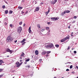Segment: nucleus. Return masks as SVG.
I'll list each match as a JSON object with an SVG mask.
<instances>
[{"mask_svg":"<svg viewBox=\"0 0 78 78\" xmlns=\"http://www.w3.org/2000/svg\"><path fill=\"white\" fill-rule=\"evenodd\" d=\"M25 54L23 52H22V54L21 55V56H24Z\"/></svg>","mask_w":78,"mask_h":78,"instance_id":"obj_16","label":"nucleus"},{"mask_svg":"<svg viewBox=\"0 0 78 78\" xmlns=\"http://www.w3.org/2000/svg\"><path fill=\"white\" fill-rule=\"evenodd\" d=\"M49 45L50 48H51L54 47V45L52 43H49Z\"/></svg>","mask_w":78,"mask_h":78,"instance_id":"obj_6","label":"nucleus"},{"mask_svg":"<svg viewBox=\"0 0 78 78\" xmlns=\"http://www.w3.org/2000/svg\"><path fill=\"white\" fill-rule=\"evenodd\" d=\"M22 13H23V14L24 13V12L23 11H22Z\"/></svg>","mask_w":78,"mask_h":78,"instance_id":"obj_55","label":"nucleus"},{"mask_svg":"<svg viewBox=\"0 0 78 78\" xmlns=\"http://www.w3.org/2000/svg\"><path fill=\"white\" fill-rule=\"evenodd\" d=\"M30 61V59L28 58V59H27L26 60V62H28V61Z\"/></svg>","mask_w":78,"mask_h":78,"instance_id":"obj_31","label":"nucleus"},{"mask_svg":"<svg viewBox=\"0 0 78 78\" xmlns=\"http://www.w3.org/2000/svg\"><path fill=\"white\" fill-rule=\"evenodd\" d=\"M2 63H0V65H2Z\"/></svg>","mask_w":78,"mask_h":78,"instance_id":"obj_60","label":"nucleus"},{"mask_svg":"<svg viewBox=\"0 0 78 78\" xmlns=\"http://www.w3.org/2000/svg\"><path fill=\"white\" fill-rule=\"evenodd\" d=\"M23 43H24V44H25L26 43V42H24Z\"/></svg>","mask_w":78,"mask_h":78,"instance_id":"obj_58","label":"nucleus"},{"mask_svg":"<svg viewBox=\"0 0 78 78\" xmlns=\"http://www.w3.org/2000/svg\"><path fill=\"white\" fill-rule=\"evenodd\" d=\"M71 36H73V35L72 34L71 35Z\"/></svg>","mask_w":78,"mask_h":78,"instance_id":"obj_53","label":"nucleus"},{"mask_svg":"<svg viewBox=\"0 0 78 78\" xmlns=\"http://www.w3.org/2000/svg\"><path fill=\"white\" fill-rule=\"evenodd\" d=\"M37 26L38 28H40V25L39 24H37Z\"/></svg>","mask_w":78,"mask_h":78,"instance_id":"obj_27","label":"nucleus"},{"mask_svg":"<svg viewBox=\"0 0 78 78\" xmlns=\"http://www.w3.org/2000/svg\"><path fill=\"white\" fill-rule=\"evenodd\" d=\"M22 63H23V62H21L20 63V66H21V64H22Z\"/></svg>","mask_w":78,"mask_h":78,"instance_id":"obj_42","label":"nucleus"},{"mask_svg":"<svg viewBox=\"0 0 78 78\" xmlns=\"http://www.w3.org/2000/svg\"><path fill=\"white\" fill-rule=\"evenodd\" d=\"M49 12H50V9H49L48 10V11L46 12V16H47V15H48V14Z\"/></svg>","mask_w":78,"mask_h":78,"instance_id":"obj_14","label":"nucleus"},{"mask_svg":"<svg viewBox=\"0 0 78 78\" xmlns=\"http://www.w3.org/2000/svg\"><path fill=\"white\" fill-rule=\"evenodd\" d=\"M51 53V51H48L46 52L47 54H49V53Z\"/></svg>","mask_w":78,"mask_h":78,"instance_id":"obj_25","label":"nucleus"},{"mask_svg":"<svg viewBox=\"0 0 78 78\" xmlns=\"http://www.w3.org/2000/svg\"><path fill=\"white\" fill-rule=\"evenodd\" d=\"M22 60H20V62H22Z\"/></svg>","mask_w":78,"mask_h":78,"instance_id":"obj_59","label":"nucleus"},{"mask_svg":"<svg viewBox=\"0 0 78 78\" xmlns=\"http://www.w3.org/2000/svg\"><path fill=\"white\" fill-rule=\"evenodd\" d=\"M75 23V21H73L72 23Z\"/></svg>","mask_w":78,"mask_h":78,"instance_id":"obj_39","label":"nucleus"},{"mask_svg":"<svg viewBox=\"0 0 78 78\" xmlns=\"http://www.w3.org/2000/svg\"><path fill=\"white\" fill-rule=\"evenodd\" d=\"M63 39L64 40V41H66V40H67L66 38H64Z\"/></svg>","mask_w":78,"mask_h":78,"instance_id":"obj_34","label":"nucleus"},{"mask_svg":"<svg viewBox=\"0 0 78 78\" xmlns=\"http://www.w3.org/2000/svg\"><path fill=\"white\" fill-rule=\"evenodd\" d=\"M20 59H22V57H20Z\"/></svg>","mask_w":78,"mask_h":78,"instance_id":"obj_44","label":"nucleus"},{"mask_svg":"<svg viewBox=\"0 0 78 78\" xmlns=\"http://www.w3.org/2000/svg\"><path fill=\"white\" fill-rule=\"evenodd\" d=\"M22 24V22H20L19 23V25H21Z\"/></svg>","mask_w":78,"mask_h":78,"instance_id":"obj_28","label":"nucleus"},{"mask_svg":"<svg viewBox=\"0 0 78 78\" xmlns=\"http://www.w3.org/2000/svg\"><path fill=\"white\" fill-rule=\"evenodd\" d=\"M72 73L73 74H74V73H75V72H72Z\"/></svg>","mask_w":78,"mask_h":78,"instance_id":"obj_47","label":"nucleus"},{"mask_svg":"<svg viewBox=\"0 0 78 78\" xmlns=\"http://www.w3.org/2000/svg\"><path fill=\"white\" fill-rule=\"evenodd\" d=\"M74 19H76V16H75L74 17Z\"/></svg>","mask_w":78,"mask_h":78,"instance_id":"obj_41","label":"nucleus"},{"mask_svg":"<svg viewBox=\"0 0 78 78\" xmlns=\"http://www.w3.org/2000/svg\"><path fill=\"white\" fill-rule=\"evenodd\" d=\"M73 67V66H72V65H71L70 66V69H72Z\"/></svg>","mask_w":78,"mask_h":78,"instance_id":"obj_32","label":"nucleus"},{"mask_svg":"<svg viewBox=\"0 0 78 78\" xmlns=\"http://www.w3.org/2000/svg\"><path fill=\"white\" fill-rule=\"evenodd\" d=\"M46 53H47V52H46V51H43L41 53V55H45Z\"/></svg>","mask_w":78,"mask_h":78,"instance_id":"obj_8","label":"nucleus"},{"mask_svg":"<svg viewBox=\"0 0 78 78\" xmlns=\"http://www.w3.org/2000/svg\"><path fill=\"white\" fill-rule=\"evenodd\" d=\"M17 42V40H16L14 42H15V43H16V42Z\"/></svg>","mask_w":78,"mask_h":78,"instance_id":"obj_51","label":"nucleus"},{"mask_svg":"<svg viewBox=\"0 0 78 78\" xmlns=\"http://www.w3.org/2000/svg\"><path fill=\"white\" fill-rule=\"evenodd\" d=\"M71 34H73V32H72V33H71Z\"/></svg>","mask_w":78,"mask_h":78,"instance_id":"obj_61","label":"nucleus"},{"mask_svg":"<svg viewBox=\"0 0 78 78\" xmlns=\"http://www.w3.org/2000/svg\"><path fill=\"white\" fill-rule=\"evenodd\" d=\"M44 31H45V29H43L41 30L42 32H43Z\"/></svg>","mask_w":78,"mask_h":78,"instance_id":"obj_33","label":"nucleus"},{"mask_svg":"<svg viewBox=\"0 0 78 78\" xmlns=\"http://www.w3.org/2000/svg\"><path fill=\"white\" fill-rule=\"evenodd\" d=\"M46 47L47 48H50V45H49V44H47V45L46 46Z\"/></svg>","mask_w":78,"mask_h":78,"instance_id":"obj_15","label":"nucleus"},{"mask_svg":"<svg viewBox=\"0 0 78 78\" xmlns=\"http://www.w3.org/2000/svg\"><path fill=\"white\" fill-rule=\"evenodd\" d=\"M9 55L7 56V57H9Z\"/></svg>","mask_w":78,"mask_h":78,"instance_id":"obj_63","label":"nucleus"},{"mask_svg":"<svg viewBox=\"0 0 78 78\" xmlns=\"http://www.w3.org/2000/svg\"><path fill=\"white\" fill-rule=\"evenodd\" d=\"M65 13H69L70 12V11L69 10H66V11H65Z\"/></svg>","mask_w":78,"mask_h":78,"instance_id":"obj_17","label":"nucleus"},{"mask_svg":"<svg viewBox=\"0 0 78 78\" xmlns=\"http://www.w3.org/2000/svg\"><path fill=\"white\" fill-rule=\"evenodd\" d=\"M66 71H69V69H67L66 70Z\"/></svg>","mask_w":78,"mask_h":78,"instance_id":"obj_45","label":"nucleus"},{"mask_svg":"<svg viewBox=\"0 0 78 78\" xmlns=\"http://www.w3.org/2000/svg\"><path fill=\"white\" fill-rule=\"evenodd\" d=\"M66 39L67 40V39H69V38H70V36H68L66 37Z\"/></svg>","mask_w":78,"mask_h":78,"instance_id":"obj_19","label":"nucleus"},{"mask_svg":"<svg viewBox=\"0 0 78 78\" xmlns=\"http://www.w3.org/2000/svg\"><path fill=\"white\" fill-rule=\"evenodd\" d=\"M76 68L77 69H78V66H76Z\"/></svg>","mask_w":78,"mask_h":78,"instance_id":"obj_56","label":"nucleus"},{"mask_svg":"<svg viewBox=\"0 0 78 78\" xmlns=\"http://www.w3.org/2000/svg\"><path fill=\"white\" fill-rule=\"evenodd\" d=\"M50 22H48L47 23V24H48V25H50Z\"/></svg>","mask_w":78,"mask_h":78,"instance_id":"obj_43","label":"nucleus"},{"mask_svg":"<svg viewBox=\"0 0 78 78\" xmlns=\"http://www.w3.org/2000/svg\"><path fill=\"white\" fill-rule=\"evenodd\" d=\"M13 38L12 37V36L9 35L7 38V41L8 42H12L13 41Z\"/></svg>","mask_w":78,"mask_h":78,"instance_id":"obj_1","label":"nucleus"},{"mask_svg":"<svg viewBox=\"0 0 78 78\" xmlns=\"http://www.w3.org/2000/svg\"><path fill=\"white\" fill-rule=\"evenodd\" d=\"M24 44L23 43H22V45H23Z\"/></svg>","mask_w":78,"mask_h":78,"instance_id":"obj_57","label":"nucleus"},{"mask_svg":"<svg viewBox=\"0 0 78 78\" xmlns=\"http://www.w3.org/2000/svg\"><path fill=\"white\" fill-rule=\"evenodd\" d=\"M13 12H12V10H10L9 11V14H12Z\"/></svg>","mask_w":78,"mask_h":78,"instance_id":"obj_21","label":"nucleus"},{"mask_svg":"<svg viewBox=\"0 0 78 78\" xmlns=\"http://www.w3.org/2000/svg\"><path fill=\"white\" fill-rule=\"evenodd\" d=\"M10 27H11V28H13L14 27V25H12V24H11L9 25Z\"/></svg>","mask_w":78,"mask_h":78,"instance_id":"obj_10","label":"nucleus"},{"mask_svg":"<svg viewBox=\"0 0 78 78\" xmlns=\"http://www.w3.org/2000/svg\"><path fill=\"white\" fill-rule=\"evenodd\" d=\"M16 67H19V66H20L19 62H16Z\"/></svg>","mask_w":78,"mask_h":78,"instance_id":"obj_5","label":"nucleus"},{"mask_svg":"<svg viewBox=\"0 0 78 78\" xmlns=\"http://www.w3.org/2000/svg\"><path fill=\"white\" fill-rule=\"evenodd\" d=\"M68 50H69L70 49V47L69 46H68Z\"/></svg>","mask_w":78,"mask_h":78,"instance_id":"obj_46","label":"nucleus"},{"mask_svg":"<svg viewBox=\"0 0 78 78\" xmlns=\"http://www.w3.org/2000/svg\"><path fill=\"white\" fill-rule=\"evenodd\" d=\"M35 54L36 55H38V54H39V52L38 51H37V50L35 51Z\"/></svg>","mask_w":78,"mask_h":78,"instance_id":"obj_9","label":"nucleus"},{"mask_svg":"<svg viewBox=\"0 0 78 78\" xmlns=\"http://www.w3.org/2000/svg\"><path fill=\"white\" fill-rule=\"evenodd\" d=\"M2 8H3V9H5V5H3V6H2Z\"/></svg>","mask_w":78,"mask_h":78,"instance_id":"obj_29","label":"nucleus"},{"mask_svg":"<svg viewBox=\"0 0 78 78\" xmlns=\"http://www.w3.org/2000/svg\"><path fill=\"white\" fill-rule=\"evenodd\" d=\"M25 41V39H24L23 41H21V43H23V42H24Z\"/></svg>","mask_w":78,"mask_h":78,"instance_id":"obj_18","label":"nucleus"},{"mask_svg":"<svg viewBox=\"0 0 78 78\" xmlns=\"http://www.w3.org/2000/svg\"><path fill=\"white\" fill-rule=\"evenodd\" d=\"M25 24L24 23L23 24V27H25Z\"/></svg>","mask_w":78,"mask_h":78,"instance_id":"obj_50","label":"nucleus"},{"mask_svg":"<svg viewBox=\"0 0 78 78\" xmlns=\"http://www.w3.org/2000/svg\"><path fill=\"white\" fill-rule=\"evenodd\" d=\"M3 70V69H0V72H2Z\"/></svg>","mask_w":78,"mask_h":78,"instance_id":"obj_30","label":"nucleus"},{"mask_svg":"<svg viewBox=\"0 0 78 78\" xmlns=\"http://www.w3.org/2000/svg\"><path fill=\"white\" fill-rule=\"evenodd\" d=\"M59 45L58 44H56L55 45V47H57V48H58V47H59Z\"/></svg>","mask_w":78,"mask_h":78,"instance_id":"obj_22","label":"nucleus"},{"mask_svg":"<svg viewBox=\"0 0 78 78\" xmlns=\"http://www.w3.org/2000/svg\"><path fill=\"white\" fill-rule=\"evenodd\" d=\"M65 14H66V12L64 11L63 12L61 13V15L62 16H63Z\"/></svg>","mask_w":78,"mask_h":78,"instance_id":"obj_12","label":"nucleus"},{"mask_svg":"<svg viewBox=\"0 0 78 78\" xmlns=\"http://www.w3.org/2000/svg\"><path fill=\"white\" fill-rule=\"evenodd\" d=\"M51 19L52 20H53L54 21L55 20H58V18H55V17L51 18Z\"/></svg>","mask_w":78,"mask_h":78,"instance_id":"obj_4","label":"nucleus"},{"mask_svg":"<svg viewBox=\"0 0 78 78\" xmlns=\"http://www.w3.org/2000/svg\"><path fill=\"white\" fill-rule=\"evenodd\" d=\"M3 76V75H0V78H2V76Z\"/></svg>","mask_w":78,"mask_h":78,"instance_id":"obj_35","label":"nucleus"},{"mask_svg":"<svg viewBox=\"0 0 78 78\" xmlns=\"http://www.w3.org/2000/svg\"><path fill=\"white\" fill-rule=\"evenodd\" d=\"M5 14H8V10H5Z\"/></svg>","mask_w":78,"mask_h":78,"instance_id":"obj_23","label":"nucleus"},{"mask_svg":"<svg viewBox=\"0 0 78 78\" xmlns=\"http://www.w3.org/2000/svg\"><path fill=\"white\" fill-rule=\"evenodd\" d=\"M22 30V28L21 27H19L18 28V33H20L21 31Z\"/></svg>","mask_w":78,"mask_h":78,"instance_id":"obj_2","label":"nucleus"},{"mask_svg":"<svg viewBox=\"0 0 78 78\" xmlns=\"http://www.w3.org/2000/svg\"><path fill=\"white\" fill-rule=\"evenodd\" d=\"M74 53H75V54H76V51H74Z\"/></svg>","mask_w":78,"mask_h":78,"instance_id":"obj_36","label":"nucleus"},{"mask_svg":"<svg viewBox=\"0 0 78 78\" xmlns=\"http://www.w3.org/2000/svg\"><path fill=\"white\" fill-rule=\"evenodd\" d=\"M5 25H7V23H5Z\"/></svg>","mask_w":78,"mask_h":78,"instance_id":"obj_49","label":"nucleus"},{"mask_svg":"<svg viewBox=\"0 0 78 78\" xmlns=\"http://www.w3.org/2000/svg\"><path fill=\"white\" fill-rule=\"evenodd\" d=\"M68 28H69V29L70 28V27L69 26L68 27Z\"/></svg>","mask_w":78,"mask_h":78,"instance_id":"obj_52","label":"nucleus"},{"mask_svg":"<svg viewBox=\"0 0 78 78\" xmlns=\"http://www.w3.org/2000/svg\"><path fill=\"white\" fill-rule=\"evenodd\" d=\"M26 67H30V65H28V66H27Z\"/></svg>","mask_w":78,"mask_h":78,"instance_id":"obj_40","label":"nucleus"},{"mask_svg":"<svg viewBox=\"0 0 78 78\" xmlns=\"http://www.w3.org/2000/svg\"><path fill=\"white\" fill-rule=\"evenodd\" d=\"M48 54H47V55H46V56L47 57L48 56Z\"/></svg>","mask_w":78,"mask_h":78,"instance_id":"obj_48","label":"nucleus"},{"mask_svg":"<svg viewBox=\"0 0 78 78\" xmlns=\"http://www.w3.org/2000/svg\"><path fill=\"white\" fill-rule=\"evenodd\" d=\"M6 51H7V52H10V54H11V53H13V52H14V51H13L11 50H10V49H9V48L7 49V50H6Z\"/></svg>","mask_w":78,"mask_h":78,"instance_id":"obj_3","label":"nucleus"},{"mask_svg":"<svg viewBox=\"0 0 78 78\" xmlns=\"http://www.w3.org/2000/svg\"><path fill=\"white\" fill-rule=\"evenodd\" d=\"M60 41L61 42H64V41H64V39H62V40H60Z\"/></svg>","mask_w":78,"mask_h":78,"instance_id":"obj_24","label":"nucleus"},{"mask_svg":"<svg viewBox=\"0 0 78 78\" xmlns=\"http://www.w3.org/2000/svg\"><path fill=\"white\" fill-rule=\"evenodd\" d=\"M29 33H30L31 32V26H30L29 28Z\"/></svg>","mask_w":78,"mask_h":78,"instance_id":"obj_13","label":"nucleus"},{"mask_svg":"<svg viewBox=\"0 0 78 78\" xmlns=\"http://www.w3.org/2000/svg\"><path fill=\"white\" fill-rule=\"evenodd\" d=\"M72 50H73V48H72Z\"/></svg>","mask_w":78,"mask_h":78,"instance_id":"obj_64","label":"nucleus"},{"mask_svg":"<svg viewBox=\"0 0 78 78\" xmlns=\"http://www.w3.org/2000/svg\"><path fill=\"white\" fill-rule=\"evenodd\" d=\"M39 10V7H36V9H35V12L36 11H38Z\"/></svg>","mask_w":78,"mask_h":78,"instance_id":"obj_11","label":"nucleus"},{"mask_svg":"<svg viewBox=\"0 0 78 78\" xmlns=\"http://www.w3.org/2000/svg\"><path fill=\"white\" fill-rule=\"evenodd\" d=\"M48 29H49V27H47L46 28V30H48Z\"/></svg>","mask_w":78,"mask_h":78,"instance_id":"obj_38","label":"nucleus"},{"mask_svg":"<svg viewBox=\"0 0 78 78\" xmlns=\"http://www.w3.org/2000/svg\"><path fill=\"white\" fill-rule=\"evenodd\" d=\"M54 78H56V77H54Z\"/></svg>","mask_w":78,"mask_h":78,"instance_id":"obj_62","label":"nucleus"},{"mask_svg":"<svg viewBox=\"0 0 78 78\" xmlns=\"http://www.w3.org/2000/svg\"><path fill=\"white\" fill-rule=\"evenodd\" d=\"M27 62H25V64H27Z\"/></svg>","mask_w":78,"mask_h":78,"instance_id":"obj_54","label":"nucleus"},{"mask_svg":"<svg viewBox=\"0 0 78 78\" xmlns=\"http://www.w3.org/2000/svg\"><path fill=\"white\" fill-rule=\"evenodd\" d=\"M18 9H22V8H23L22 7H20V6H19L18 7Z\"/></svg>","mask_w":78,"mask_h":78,"instance_id":"obj_26","label":"nucleus"},{"mask_svg":"<svg viewBox=\"0 0 78 78\" xmlns=\"http://www.w3.org/2000/svg\"><path fill=\"white\" fill-rule=\"evenodd\" d=\"M57 0H55L54 2H51V4H55L56 2H57Z\"/></svg>","mask_w":78,"mask_h":78,"instance_id":"obj_7","label":"nucleus"},{"mask_svg":"<svg viewBox=\"0 0 78 78\" xmlns=\"http://www.w3.org/2000/svg\"><path fill=\"white\" fill-rule=\"evenodd\" d=\"M28 11H26V12H25L24 13H25V14H28Z\"/></svg>","mask_w":78,"mask_h":78,"instance_id":"obj_37","label":"nucleus"},{"mask_svg":"<svg viewBox=\"0 0 78 78\" xmlns=\"http://www.w3.org/2000/svg\"><path fill=\"white\" fill-rule=\"evenodd\" d=\"M0 63H4V62L2 60H0Z\"/></svg>","mask_w":78,"mask_h":78,"instance_id":"obj_20","label":"nucleus"}]
</instances>
